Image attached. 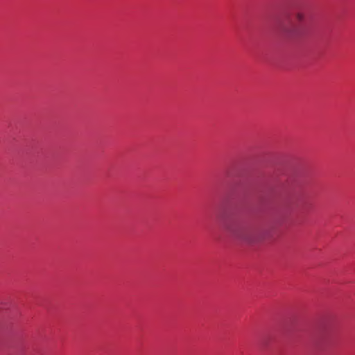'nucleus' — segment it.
<instances>
[{
  "instance_id": "f03ea898",
  "label": "nucleus",
  "mask_w": 355,
  "mask_h": 355,
  "mask_svg": "<svg viewBox=\"0 0 355 355\" xmlns=\"http://www.w3.org/2000/svg\"><path fill=\"white\" fill-rule=\"evenodd\" d=\"M288 35L291 36H297L302 33L301 28L294 27L292 29H288L284 31Z\"/></svg>"
},
{
  "instance_id": "7ed1b4c3",
  "label": "nucleus",
  "mask_w": 355,
  "mask_h": 355,
  "mask_svg": "<svg viewBox=\"0 0 355 355\" xmlns=\"http://www.w3.org/2000/svg\"><path fill=\"white\" fill-rule=\"evenodd\" d=\"M295 17L299 22H301L304 19V15L301 12H297L295 15Z\"/></svg>"
},
{
  "instance_id": "f257e3e1",
  "label": "nucleus",
  "mask_w": 355,
  "mask_h": 355,
  "mask_svg": "<svg viewBox=\"0 0 355 355\" xmlns=\"http://www.w3.org/2000/svg\"><path fill=\"white\" fill-rule=\"evenodd\" d=\"M230 233L239 240L247 243H254L258 240L257 228L244 225H239L230 228Z\"/></svg>"
}]
</instances>
